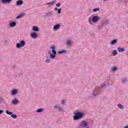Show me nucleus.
I'll list each match as a JSON object with an SVG mask.
<instances>
[{
  "label": "nucleus",
  "instance_id": "nucleus-1",
  "mask_svg": "<svg viewBox=\"0 0 128 128\" xmlns=\"http://www.w3.org/2000/svg\"><path fill=\"white\" fill-rule=\"evenodd\" d=\"M84 116V114L82 112H77L76 113V116H74V119L76 120H80V118H82Z\"/></svg>",
  "mask_w": 128,
  "mask_h": 128
},
{
  "label": "nucleus",
  "instance_id": "nucleus-2",
  "mask_svg": "<svg viewBox=\"0 0 128 128\" xmlns=\"http://www.w3.org/2000/svg\"><path fill=\"white\" fill-rule=\"evenodd\" d=\"M26 45V42L24 40H22L20 42V43H18L16 44V48H22V46H24Z\"/></svg>",
  "mask_w": 128,
  "mask_h": 128
},
{
  "label": "nucleus",
  "instance_id": "nucleus-3",
  "mask_svg": "<svg viewBox=\"0 0 128 128\" xmlns=\"http://www.w3.org/2000/svg\"><path fill=\"white\" fill-rule=\"evenodd\" d=\"M88 123L86 121H82L80 124V126H82V128H86L88 126Z\"/></svg>",
  "mask_w": 128,
  "mask_h": 128
},
{
  "label": "nucleus",
  "instance_id": "nucleus-4",
  "mask_svg": "<svg viewBox=\"0 0 128 128\" xmlns=\"http://www.w3.org/2000/svg\"><path fill=\"white\" fill-rule=\"evenodd\" d=\"M6 114H7L11 115V118H17L16 115L12 114V112H10L8 110H6Z\"/></svg>",
  "mask_w": 128,
  "mask_h": 128
},
{
  "label": "nucleus",
  "instance_id": "nucleus-5",
  "mask_svg": "<svg viewBox=\"0 0 128 128\" xmlns=\"http://www.w3.org/2000/svg\"><path fill=\"white\" fill-rule=\"evenodd\" d=\"M92 20L94 23L98 22L100 20V18L98 16H94L92 18Z\"/></svg>",
  "mask_w": 128,
  "mask_h": 128
},
{
  "label": "nucleus",
  "instance_id": "nucleus-6",
  "mask_svg": "<svg viewBox=\"0 0 128 128\" xmlns=\"http://www.w3.org/2000/svg\"><path fill=\"white\" fill-rule=\"evenodd\" d=\"M12 0H1V2L2 4H10Z\"/></svg>",
  "mask_w": 128,
  "mask_h": 128
},
{
  "label": "nucleus",
  "instance_id": "nucleus-7",
  "mask_svg": "<svg viewBox=\"0 0 128 128\" xmlns=\"http://www.w3.org/2000/svg\"><path fill=\"white\" fill-rule=\"evenodd\" d=\"M31 37L32 38H38V35L36 34V33H32L31 34Z\"/></svg>",
  "mask_w": 128,
  "mask_h": 128
},
{
  "label": "nucleus",
  "instance_id": "nucleus-8",
  "mask_svg": "<svg viewBox=\"0 0 128 128\" xmlns=\"http://www.w3.org/2000/svg\"><path fill=\"white\" fill-rule=\"evenodd\" d=\"M18 94V90H14L12 91L11 94H12V96H14V94Z\"/></svg>",
  "mask_w": 128,
  "mask_h": 128
},
{
  "label": "nucleus",
  "instance_id": "nucleus-9",
  "mask_svg": "<svg viewBox=\"0 0 128 128\" xmlns=\"http://www.w3.org/2000/svg\"><path fill=\"white\" fill-rule=\"evenodd\" d=\"M16 24L15 22H11L10 23V26L11 28H14V27L16 26Z\"/></svg>",
  "mask_w": 128,
  "mask_h": 128
},
{
  "label": "nucleus",
  "instance_id": "nucleus-10",
  "mask_svg": "<svg viewBox=\"0 0 128 128\" xmlns=\"http://www.w3.org/2000/svg\"><path fill=\"white\" fill-rule=\"evenodd\" d=\"M118 50L119 52H124V48H118Z\"/></svg>",
  "mask_w": 128,
  "mask_h": 128
},
{
  "label": "nucleus",
  "instance_id": "nucleus-11",
  "mask_svg": "<svg viewBox=\"0 0 128 128\" xmlns=\"http://www.w3.org/2000/svg\"><path fill=\"white\" fill-rule=\"evenodd\" d=\"M34 32H39L40 30H38V28L36 26H34L32 28Z\"/></svg>",
  "mask_w": 128,
  "mask_h": 128
},
{
  "label": "nucleus",
  "instance_id": "nucleus-12",
  "mask_svg": "<svg viewBox=\"0 0 128 128\" xmlns=\"http://www.w3.org/2000/svg\"><path fill=\"white\" fill-rule=\"evenodd\" d=\"M21 4H22V0H18L16 2V5L17 6H21Z\"/></svg>",
  "mask_w": 128,
  "mask_h": 128
},
{
  "label": "nucleus",
  "instance_id": "nucleus-13",
  "mask_svg": "<svg viewBox=\"0 0 128 128\" xmlns=\"http://www.w3.org/2000/svg\"><path fill=\"white\" fill-rule=\"evenodd\" d=\"M116 42H118L116 40H114L111 42L110 44L114 45L115 44H116Z\"/></svg>",
  "mask_w": 128,
  "mask_h": 128
},
{
  "label": "nucleus",
  "instance_id": "nucleus-14",
  "mask_svg": "<svg viewBox=\"0 0 128 128\" xmlns=\"http://www.w3.org/2000/svg\"><path fill=\"white\" fill-rule=\"evenodd\" d=\"M56 1L54 0L52 2H50L47 4H50V6H52V4H56Z\"/></svg>",
  "mask_w": 128,
  "mask_h": 128
},
{
  "label": "nucleus",
  "instance_id": "nucleus-15",
  "mask_svg": "<svg viewBox=\"0 0 128 128\" xmlns=\"http://www.w3.org/2000/svg\"><path fill=\"white\" fill-rule=\"evenodd\" d=\"M60 28V25L56 24L54 26V30H58Z\"/></svg>",
  "mask_w": 128,
  "mask_h": 128
},
{
  "label": "nucleus",
  "instance_id": "nucleus-16",
  "mask_svg": "<svg viewBox=\"0 0 128 128\" xmlns=\"http://www.w3.org/2000/svg\"><path fill=\"white\" fill-rule=\"evenodd\" d=\"M18 99L16 98H15L13 100H12V103L14 104H18Z\"/></svg>",
  "mask_w": 128,
  "mask_h": 128
},
{
  "label": "nucleus",
  "instance_id": "nucleus-17",
  "mask_svg": "<svg viewBox=\"0 0 128 128\" xmlns=\"http://www.w3.org/2000/svg\"><path fill=\"white\" fill-rule=\"evenodd\" d=\"M24 16V14H20V15L18 16L16 18H17V19L20 18Z\"/></svg>",
  "mask_w": 128,
  "mask_h": 128
},
{
  "label": "nucleus",
  "instance_id": "nucleus-18",
  "mask_svg": "<svg viewBox=\"0 0 128 128\" xmlns=\"http://www.w3.org/2000/svg\"><path fill=\"white\" fill-rule=\"evenodd\" d=\"M118 106L119 108H120L121 110H122V108H124V106H122V105L121 104H118Z\"/></svg>",
  "mask_w": 128,
  "mask_h": 128
},
{
  "label": "nucleus",
  "instance_id": "nucleus-19",
  "mask_svg": "<svg viewBox=\"0 0 128 128\" xmlns=\"http://www.w3.org/2000/svg\"><path fill=\"white\" fill-rule=\"evenodd\" d=\"M71 42H72V41H71L70 40H67V42H66V44H68V46H70Z\"/></svg>",
  "mask_w": 128,
  "mask_h": 128
},
{
  "label": "nucleus",
  "instance_id": "nucleus-20",
  "mask_svg": "<svg viewBox=\"0 0 128 128\" xmlns=\"http://www.w3.org/2000/svg\"><path fill=\"white\" fill-rule=\"evenodd\" d=\"M44 112V109L42 108H39L37 110V112Z\"/></svg>",
  "mask_w": 128,
  "mask_h": 128
},
{
  "label": "nucleus",
  "instance_id": "nucleus-21",
  "mask_svg": "<svg viewBox=\"0 0 128 128\" xmlns=\"http://www.w3.org/2000/svg\"><path fill=\"white\" fill-rule=\"evenodd\" d=\"M50 58H56V55L54 54H50Z\"/></svg>",
  "mask_w": 128,
  "mask_h": 128
},
{
  "label": "nucleus",
  "instance_id": "nucleus-22",
  "mask_svg": "<svg viewBox=\"0 0 128 128\" xmlns=\"http://www.w3.org/2000/svg\"><path fill=\"white\" fill-rule=\"evenodd\" d=\"M113 54L114 56H116V54H118V52L116 51V50H114L113 51Z\"/></svg>",
  "mask_w": 128,
  "mask_h": 128
},
{
  "label": "nucleus",
  "instance_id": "nucleus-23",
  "mask_svg": "<svg viewBox=\"0 0 128 128\" xmlns=\"http://www.w3.org/2000/svg\"><path fill=\"white\" fill-rule=\"evenodd\" d=\"M118 70V68L116 67H113L112 68V72H114V70Z\"/></svg>",
  "mask_w": 128,
  "mask_h": 128
},
{
  "label": "nucleus",
  "instance_id": "nucleus-24",
  "mask_svg": "<svg viewBox=\"0 0 128 128\" xmlns=\"http://www.w3.org/2000/svg\"><path fill=\"white\" fill-rule=\"evenodd\" d=\"M52 52L53 54H56V50H52Z\"/></svg>",
  "mask_w": 128,
  "mask_h": 128
},
{
  "label": "nucleus",
  "instance_id": "nucleus-25",
  "mask_svg": "<svg viewBox=\"0 0 128 128\" xmlns=\"http://www.w3.org/2000/svg\"><path fill=\"white\" fill-rule=\"evenodd\" d=\"M62 12V8L58 9V14H60Z\"/></svg>",
  "mask_w": 128,
  "mask_h": 128
},
{
  "label": "nucleus",
  "instance_id": "nucleus-26",
  "mask_svg": "<svg viewBox=\"0 0 128 128\" xmlns=\"http://www.w3.org/2000/svg\"><path fill=\"white\" fill-rule=\"evenodd\" d=\"M100 10V8H94L93 10V12H98Z\"/></svg>",
  "mask_w": 128,
  "mask_h": 128
},
{
  "label": "nucleus",
  "instance_id": "nucleus-27",
  "mask_svg": "<svg viewBox=\"0 0 128 128\" xmlns=\"http://www.w3.org/2000/svg\"><path fill=\"white\" fill-rule=\"evenodd\" d=\"M50 48H51V50H54L56 49V47L54 46H52L50 47Z\"/></svg>",
  "mask_w": 128,
  "mask_h": 128
},
{
  "label": "nucleus",
  "instance_id": "nucleus-28",
  "mask_svg": "<svg viewBox=\"0 0 128 128\" xmlns=\"http://www.w3.org/2000/svg\"><path fill=\"white\" fill-rule=\"evenodd\" d=\"M56 6H57V8H60V3L57 4Z\"/></svg>",
  "mask_w": 128,
  "mask_h": 128
},
{
  "label": "nucleus",
  "instance_id": "nucleus-29",
  "mask_svg": "<svg viewBox=\"0 0 128 128\" xmlns=\"http://www.w3.org/2000/svg\"><path fill=\"white\" fill-rule=\"evenodd\" d=\"M46 62H48V63L50 62V59H46Z\"/></svg>",
  "mask_w": 128,
  "mask_h": 128
},
{
  "label": "nucleus",
  "instance_id": "nucleus-30",
  "mask_svg": "<svg viewBox=\"0 0 128 128\" xmlns=\"http://www.w3.org/2000/svg\"><path fill=\"white\" fill-rule=\"evenodd\" d=\"M64 52H66V51H64V50L60 51L58 52V54H64Z\"/></svg>",
  "mask_w": 128,
  "mask_h": 128
},
{
  "label": "nucleus",
  "instance_id": "nucleus-31",
  "mask_svg": "<svg viewBox=\"0 0 128 128\" xmlns=\"http://www.w3.org/2000/svg\"><path fill=\"white\" fill-rule=\"evenodd\" d=\"M126 82V79H124V80H122V82L123 84H124V82Z\"/></svg>",
  "mask_w": 128,
  "mask_h": 128
},
{
  "label": "nucleus",
  "instance_id": "nucleus-32",
  "mask_svg": "<svg viewBox=\"0 0 128 128\" xmlns=\"http://www.w3.org/2000/svg\"><path fill=\"white\" fill-rule=\"evenodd\" d=\"M58 110H59L60 112H62V108H58Z\"/></svg>",
  "mask_w": 128,
  "mask_h": 128
},
{
  "label": "nucleus",
  "instance_id": "nucleus-33",
  "mask_svg": "<svg viewBox=\"0 0 128 128\" xmlns=\"http://www.w3.org/2000/svg\"><path fill=\"white\" fill-rule=\"evenodd\" d=\"M4 112V111L2 110H0V114H2Z\"/></svg>",
  "mask_w": 128,
  "mask_h": 128
},
{
  "label": "nucleus",
  "instance_id": "nucleus-34",
  "mask_svg": "<svg viewBox=\"0 0 128 128\" xmlns=\"http://www.w3.org/2000/svg\"><path fill=\"white\" fill-rule=\"evenodd\" d=\"M2 99L1 98H0V104H2Z\"/></svg>",
  "mask_w": 128,
  "mask_h": 128
},
{
  "label": "nucleus",
  "instance_id": "nucleus-35",
  "mask_svg": "<svg viewBox=\"0 0 128 128\" xmlns=\"http://www.w3.org/2000/svg\"><path fill=\"white\" fill-rule=\"evenodd\" d=\"M62 104H64V100H62Z\"/></svg>",
  "mask_w": 128,
  "mask_h": 128
},
{
  "label": "nucleus",
  "instance_id": "nucleus-36",
  "mask_svg": "<svg viewBox=\"0 0 128 128\" xmlns=\"http://www.w3.org/2000/svg\"><path fill=\"white\" fill-rule=\"evenodd\" d=\"M48 54H50H50H52V52H48Z\"/></svg>",
  "mask_w": 128,
  "mask_h": 128
},
{
  "label": "nucleus",
  "instance_id": "nucleus-37",
  "mask_svg": "<svg viewBox=\"0 0 128 128\" xmlns=\"http://www.w3.org/2000/svg\"><path fill=\"white\" fill-rule=\"evenodd\" d=\"M58 8H55L54 10H58Z\"/></svg>",
  "mask_w": 128,
  "mask_h": 128
},
{
  "label": "nucleus",
  "instance_id": "nucleus-38",
  "mask_svg": "<svg viewBox=\"0 0 128 128\" xmlns=\"http://www.w3.org/2000/svg\"><path fill=\"white\" fill-rule=\"evenodd\" d=\"M55 108H58V106H55Z\"/></svg>",
  "mask_w": 128,
  "mask_h": 128
},
{
  "label": "nucleus",
  "instance_id": "nucleus-39",
  "mask_svg": "<svg viewBox=\"0 0 128 128\" xmlns=\"http://www.w3.org/2000/svg\"><path fill=\"white\" fill-rule=\"evenodd\" d=\"M104 0V2H106L107 0Z\"/></svg>",
  "mask_w": 128,
  "mask_h": 128
},
{
  "label": "nucleus",
  "instance_id": "nucleus-40",
  "mask_svg": "<svg viewBox=\"0 0 128 128\" xmlns=\"http://www.w3.org/2000/svg\"><path fill=\"white\" fill-rule=\"evenodd\" d=\"M106 86V84H103V86Z\"/></svg>",
  "mask_w": 128,
  "mask_h": 128
}]
</instances>
